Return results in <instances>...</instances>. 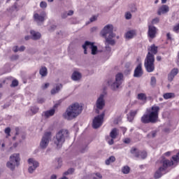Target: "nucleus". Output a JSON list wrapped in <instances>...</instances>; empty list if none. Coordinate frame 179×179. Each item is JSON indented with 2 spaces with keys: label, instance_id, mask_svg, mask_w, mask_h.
Returning <instances> with one entry per match:
<instances>
[{
  "label": "nucleus",
  "instance_id": "1",
  "mask_svg": "<svg viewBox=\"0 0 179 179\" xmlns=\"http://www.w3.org/2000/svg\"><path fill=\"white\" fill-rule=\"evenodd\" d=\"M159 113L160 107L154 105L146 109L145 113L141 117V122L142 124H156L159 122Z\"/></svg>",
  "mask_w": 179,
  "mask_h": 179
},
{
  "label": "nucleus",
  "instance_id": "2",
  "mask_svg": "<svg viewBox=\"0 0 179 179\" xmlns=\"http://www.w3.org/2000/svg\"><path fill=\"white\" fill-rule=\"evenodd\" d=\"M157 46L155 44L152 45L150 48H148V52L145 59L144 66L145 71L150 73L155 71V55L157 54Z\"/></svg>",
  "mask_w": 179,
  "mask_h": 179
},
{
  "label": "nucleus",
  "instance_id": "3",
  "mask_svg": "<svg viewBox=\"0 0 179 179\" xmlns=\"http://www.w3.org/2000/svg\"><path fill=\"white\" fill-rule=\"evenodd\" d=\"M82 111H83V106L79 103H74L66 108L63 117L67 121H72V120H75L76 117L80 115Z\"/></svg>",
  "mask_w": 179,
  "mask_h": 179
},
{
  "label": "nucleus",
  "instance_id": "4",
  "mask_svg": "<svg viewBox=\"0 0 179 179\" xmlns=\"http://www.w3.org/2000/svg\"><path fill=\"white\" fill-rule=\"evenodd\" d=\"M68 136H69V131L66 129H62L56 133L53 141L57 149H61L62 148V145L65 143V141H66Z\"/></svg>",
  "mask_w": 179,
  "mask_h": 179
},
{
  "label": "nucleus",
  "instance_id": "5",
  "mask_svg": "<svg viewBox=\"0 0 179 179\" xmlns=\"http://www.w3.org/2000/svg\"><path fill=\"white\" fill-rule=\"evenodd\" d=\"M20 163V155L15 153L10 157V160L7 162L6 166L12 171L15 170L16 166H19Z\"/></svg>",
  "mask_w": 179,
  "mask_h": 179
},
{
  "label": "nucleus",
  "instance_id": "6",
  "mask_svg": "<svg viewBox=\"0 0 179 179\" xmlns=\"http://www.w3.org/2000/svg\"><path fill=\"white\" fill-rule=\"evenodd\" d=\"M173 164H174L173 160H164L162 166L159 167V169L155 172L154 175L155 178H160V177L163 176V171H166V169H167V167L173 166Z\"/></svg>",
  "mask_w": 179,
  "mask_h": 179
},
{
  "label": "nucleus",
  "instance_id": "7",
  "mask_svg": "<svg viewBox=\"0 0 179 179\" xmlns=\"http://www.w3.org/2000/svg\"><path fill=\"white\" fill-rule=\"evenodd\" d=\"M122 82H124V74L119 73L115 76V81L113 82L112 84L110 81H108V85L110 86V89L112 90H118L120 89V86L122 85Z\"/></svg>",
  "mask_w": 179,
  "mask_h": 179
},
{
  "label": "nucleus",
  "instance_id": "8",
  "mask_svg": "<svg viewBox=\"0 0 179 179\" xmlns=\"http://www.w3.org/2000/svg\"><path fill=\"white\" fill-rule=\"evenodd\" d=\"M106 107V100L104 99V94H100L96 101L95 113L96 114L100 113V110H103Z\"/></svg>",
  "mask_w": 179,
  "mask_h": 179
},
{
  "label": "nucleus",
  "instance_id": "9",
  "mask_svg": "<svg viewBox=\"0 0 179 179\" xmlns=\"http://www.w3.org/2000/svg\"><path fill=\"white\" fill-rule=\"evenodd\" d=\"M83 48L84 50V54H87V48H90L92 55H96L97 54V46L94 45V43H92L89 41L85 42L83 45Z\"/></svg>",
  "mask_w": 179,
  "mask_h": 179
},
{
  "label": "nucleus",
  "instance_id": "10",
  "mask_svg": "<svg viewBox=\"0 0 179 179\" xmlns=\"http://www.w3.org/2000/svg\"><path fill=\"white\" fill-rule=\"evenodd\" d=\"M52 134L51 131L45 132L40 142V146L41 149H46L47 146H48L50 141H51Z\"/></svg>",
  "mask_w": 179,
  "mask_h": 179
},
{
  "label": "nucleus",
  "instance_id": "11",
  "mask_svg": "<svg viewBox=\"0 0 179 179\" xmlns=\"http://www.w3.org/2000/svg\"><path fill=\"white\" fill-rule=\"evenodd\" d=\"M104 120V113L95 117L92 122V127L94 129H97L103 125V121Z\"/></svg>",
  "mask_w": 179,
  "mask_h": 179
},
{
  "label": "nucleus",
  "instance_id": "12",
  "mask_svg": "<svg viewBox=\"0 0 179 179\" xmlns=\"http://www.w3.org/2000/svg\"><path fill=\"white\" fill-rule=\"evenodd\" d=\"M114 27L113 24H108L104 27L103 30L101 32L102 37H107V34H109L108 36L112 37L113 36H115L114 34Z\"/></svg>",
  "mask_w": 179,
  "mask_h": 179
},
{
  "label": "nucleus",
  "instance_id": "13",
  "mask_svg": "<svg viewBox=\"0 0 179 179\" xmlns=\"http://www.w3.org/2000/svg\"><path fill=\"white\" fill-rule=\"evenodd\" d=\"M28 164H29L28 171L30 174H33L36 169L40 166V163L33 158H29L28 159Z\"/></svg>",
  "mask_w": 179,
  "mask_h": 179
},
{
  "label": "nucleus",
  "instance_id": "14",
  "mask_svg": "<svg viewBox=\"0 0 179 179\" xmlns=\"http://www.w3.org/2000/svg\"><path fill=\"white\" fill-rule=\"evenodd\" d=\"M62 103V100H59L57 103L55 104L52 109L43 112V115L45 118H49V117H52L55 114V108H57L59 104Z\"/></svg>",
  "mask_w": 179,
  "mask_h": 179
},
{
  "label": "nucleus",
  "instance_id": "15",
  "mask_svg": "<svg viewBox=\"0 0 179 179\" xmlns=\"http://www.w3.org/2000/svg\"><path fill=\"white\" fill-rule=\"evenodd\" d=\"M157 31H159V29L153 26V25H149L148 26V36L150 37V38H155Z\"/></svg>",
  "mask_w": 179,
  "mask_h": 179
},
{
  "label": "nucleus",
  "instance_id": "16",
  "mask_svg": "<svg viewBox=\"0 0 179 179\" xmlns=\"http://www.w3.org/2000/svg\"><path fill=\"white\" fill-rule=\"evenodd\" d=\"M47 17V13L45 11H43L41 14L35 13L34 15V19L36 22H44Z\"/></svg>",
  "mask_w": 179,
  "mask_h": 179
},
{
  "label": "nucleus",
  "instance_id": "17",
  "mask_svg": "<svg viewBox=\"0 0 179 179\" xmlns=\"http://www.w3.org/2000/svg\"><path fill=\"white\" fill-rule=\"evenodd\" d=\"M143 75V71L142 70V64H139L134 70V77L141 78Z\"/></svg>",
  "mask_w": 179,
  "mask_h": 179
},
{
  "label": "nucleus",
  "instance_id": "18",
  "mask_svg": "<svg viewBox=\"0 0 179 179\" xmlns=\"http://www.w3.org/2000/svg\"><path fill=\"white\" fill-rule=\"evenodd\" d=\"M170 10V8L167 5H162L157 11V15L159 16H161V15H164L165 13H167Z\"/></svg>",
  "mask_w": 179,
  "mask_h": 179
},
{
  "label": "nucleus",
  "instance_id": "19",
  "mask_svg": "<svg viewBox=\"0 0 179 179\" xmlns=\"http://www.w3.org/2000/svg\"><path fill=\"white\" fill-rule=\"evenodd\" d=\"M115 36H106L104 38H106V44L108 45H115V41L113 38H114Z\"/></svg>",
  "mask_w": 179,
  "mask_h": 179
},
{
  "label": "nucleus",
  "instance_id": "20",
  "mask_svg": "<svg viewBox=\"0 0 179 179\" xmlns=\"http://www.w3.org/2000/svg\"><path fill=\"white\" fill-rule=\"evenodd\" d=\"M82 78V74L78 71H74L71 76L72 80L78 81Z\"/></svg>",
  "mask_w": 179,
  "mask_h": 179
},
{
  "label": "nucleus",
  "instance_id": "21",
  "mask_svg": "<svg viewBox=\"0 0 179 179\" xmlns=\"http://www.w3.org/2000/svg\"><path fill=\"white\" fill-rule=\"evenodd\" d=\"M31 35L32 36L33 40H40L41 38V34L35 31H31Z\"/></svg>",
  "mask_w": 179,
  "mask_h": 179
},
{
  "label": "nucleus",
  "instance_id": "22",
  "mask_svg": "<svg viewBox=\"0 0 179 179\" xmlns=\"http://www.w3.org/2000/svg\"><path fill=\"white\" fill-rule=\"evenodd\" d=\"M62 87V84H57L56 85V87L53 88L50 91L51 94H57V93H59V90H61Z\"/></svg>",
  "mask_w": 179,
  "mask_h": 179
},
{
  "label": "nucleus",
  "instance_id": "23",
  "mask_svg": "<svg viewBox=\"0 0 179 179\" xmlns=\"http://www.w3.org/2000/svg\"><path fill=\"white\" fill-rule=\"evenodd\" d=\"M130 152L131 155L135 156V157H140L141 156V151H139L136 148H132Z\"/></svg>",
  "mask_w": 179,
  "mask_h": 179
},
{
  "label": "nucleus",
  "instance_id": "24",
  "mask_svg": "<svg viewBox=\"0 0 179 179\" xmlns=\"http://www.w3.org/2000/svg\"><path fill=\"white\" fill-rule=\"evenodd\" d=\"M39 73L41 76H42V78L47 76L48 73V72L47 71V67L45 66L41 67V69L39 70Z\"/></svg>",
  "mask_w": 179,
  "mask_h": 179
},
{
  "label": "nucleus",
  "instance_id": "25",
  "mask_svg": "<svg viewBox=\"0 0 179 179\" xmlns=\"http://www.w3.org/2000/svg\"><path fill=\"white\" fill-rule=\"evenodd\" d=\"M118 135V130L117 128H114L111 130L110 133V136L112 139H115L117 138V136Z\"/></svg>",
  "mask_w": 179,
  "mask_h": 179
},
{
  "label": "nucleus",
  "instance_id": "26",
  "mask_svg": "<svg viewBox=\"0 0 179 179\" xmlns=\"http://www.w3.org/2000/svg\"><path fill=\"white\" fill-rule=\"evenodd\" d=\"M136 34L135 30H131L127 32L126 38H134V36Z\"/></svg>",
  "mask_w": 179,
  "mask_h": 179
},
{
  "label": "nucleus",
  "instance_id": "27",
  "mask_svg": "<svg viewBox=\"0 0 179 179\" xmlns=\"http://www.w3.org/2000/svg\"><path fill=\"white\" fill-rule=\"evenodd\" d=\"M163 97L165 99V100H169V99H173V97H176V94L173 92L165 93L164 94Z\"/></svg>",
  "mask_w": 179,
  "mask_h": 179
},
{
  "label": "nucleus",
  "instance_id": "28",
  "mask_svg": "<svg viewBox=\"0 0 179 179\" xmlns=\"http://www.w3.org/2000/svg\"><path fill=\"white\" fill-rule=\"evenodd\" d=\"M129 171H131V168L128 166H124L122 168V173L123 174H129Z\"/></svg>",
  "mask_w": 179,
  "mask_h": 179
},
{
  "label": "nucleus",
  "instance_id": "29",
  "mask_svg": "<svg viewBox=\"0 0 179 179\" xmlns=\"http://www.w3.org/2000/svg\"><path fill=\"white\" fill-rule=\"evenodd\" d=\"M114 162H115V157L111 156L106 160V164L108 166L110 163H114Z\"/></svg>",
  "mask_w": 179,
  "mask_h": 179
},
{
  "label": "nucleus",
  "instance_id": "30",
  "mask_svg": "<svg viewBox=\"0 0 179 179\" xmlns=\"http://www.w3.org/2000/svg\"><path fill=\"white\" fill-rule=\"evenodd\" d=\"M138 113L137 110H131L129 113V115L131 117L130 122H132L134 121V118L135 117V115Z\"/></svg>",
  "mask_w": 179,
  "mask_h": 179
},
{
  "label": "nucleus",
  "instance_id": "31",
  "mask_svg": "<svg viewBox=\"0 0 179 179\" xmlns=\"http://www.w3.org/2000/svg\"><path fill=\"white\" fill-rule=\"evenodd\" d=\"M73 171H75V169L73 168H70L63 173V176H69V174H73Z\"/></svg>",
  "mask_w": 179,
  "mask_h": 179
},
{
  "label": "nucleus",
  "instance_id": "32",
  "mask_svg": "<svg viewBox=\"0 0 179 179\" xmlns=\"http://www.w3.org/2000/svg\"><path fill=\"white\" fill-rule=\"evenodd\" d=\"M138 100H142L143 101L146 100V94H143V93H140L138 94Z\"/></svg>",
  "mask_w": 179,
  "mask_h": 179
},
{
  "label": "nucleus",
  "instance_id": "33",
  "mask_svg": "<svg viewBox=\"0 0 179 179\" xmlns=\"http://www.w3.org/2000/svg\"><path fill=\"white\" fill-rule=\"evenodd\" d=\"M141 159H146L148 157V153L146 151H140V157Z\"/></svg>",
  "mask_w": 179,
  "mask_h": 179
},
{
  "label": "nucleus",
  "instance_id": "34",
  "mask_svg": "<svg viewBox=\"0 0 179 179\" xmlns=\"http://www.w3.org/2000/svg\"><path fill=\"white\" fill-rule=\"evenodd\" d=\"M38 110H40V108H38L37 106L31 107V111L32 114H37V113H38Z\"/></svg>",
  "mask_w": 179,
  "mask_h": 179
},
{
  "label": "nucleus",
  "instance_id": "35",
  "mask_svg": "<svg viewBox=\"0 0 179 179\" xmlns=\"http://www.w3.org/2000/svg\"><path fill=\"white\" fill-rule=\"evenodd\" d=\"M170 73L173 76H177V75L178 74V69H172Z\"/></svg>",
  "mask_w": 179,
  "mask_h": 179
},
{
  "label": "nucleus",
  "instance_id": "36",
  "mask_svg": "<svg viewBox=\"0 0 179 179\" xmlns=\"http://www.w3.org/2000/svg\"><path fill=\"white\" fill-rule=\"evenodd\" d=\"M19 85V81H17V80H14L12 81V83L10 85L11 87H16V86Z\"/></svg>",
  "mask_w": 179,
  "mask_h": 179
},
{
  "label": "nucleus",
  "instance_id": "37",
  "mask_svg": "<svg viewBox=\"0 0 179 179\" xmlns=\"http://www.w3.org/2000/svg\"><path fill=\"white\" fill-rule=\"evenodd\" d=\"M150 85L151 86H156V77H151Z\"/></svg>",
  "mask_w": 179,
  "mask_h": 179
},
{
  "label": "nucleus",
  "instance_id": "38",
  "mask_svg": "<svg viewBox=\"0 0 179 179\" xmlns=\"http://www.w3.org/2000/svg\"><path fill=\"white\" fill-rule=\"evenodd\" d=\"M56 162H57V164H58L57 169H59V168L61 167V166H62V159H61V158H57V159H56Z\"/></svg>",
  "mask_w": 179,
  "mask_h": 179
},
{
  "label": "nucleus",
  "instance_id": "39",
  "mask_svg": "<svg viewBox=\"0 0 179 179\" xmlns=\"http://www.w3.org/2000/svg\"><path fill=\"white\" fill-rule=\"evenodd\" d=\"M40 7L42 8V9H45V8H47V2L45 1H41L40 3Z\"/></svg>",
  "mask_w": 179,
  "mask_h": 179
},
{
  "label": "nucleus",
  "instance_id": "40",
  "mask_svg": "<svg viewBox=\"0 0 179 179\" xmlns=\"http://www.w3.org/2000/svg\"><path fill=\"white\" fill-rule=\"evenodd\" d=\"M173 162H179V152L177 153L176 155L172 157Z\"/></svg>",
  "mask_w": 179,
  "mask_h": 179
},
{
  "label": "nucleus",
  "instance_id": "41",
  "mask_svg": "<svg viewBox=\"0 0 179 179\" xmlns=\"http://www.w3.org/2000/svg\"><path fill=\"white\" fill-rule=\"evenodd\" d=\"M176 76H173V74H171V73H169V74L168 75V80L169 82H173V80L174 79Z\"/></svg>",
  "mask_w": 179,
  "mask_h": 179
},
{
  "label": "nucleus",
  "instance_id": "42",
  "mask_svg": "<svg viewBox=\"0 0 179 179\" xmlns=\"http://www.w3.org/2000/svg\"><path fill=\"white\" fill-rule=\"evenodd\" d=\"M125 17L127 20H129V19H131L132 17V14H131V13H127L125 14Z\"/></svg>",
  "mask_w": 179,
  "mask_h": 179
},
{
  "label": "nucleus",
  "instance_id": "43",
  "mask_svg": "<svg viewBox=\"0 0 179 179\" xmlns=\"http://www.w3.org/2000/svg\"><path fill=\"white\" fill-rule=\"evenodd\" d=\"M5 134L8 135V136H10V128L7 127L5 129Z\"/></svg>",
  "mask_w": 179,
  "mask_h": 179
},
{
  "label": "nucleus",
  "instance_id": "44",
  "mask_svg": "<svg viewBox=\"0 0 179 179\" xmlns=\"http://www.w3.org/2000/svg\"><path fill=\"white\" fill-rule=\"evenodd\" d=\"M95 176H96L97 178L93 177V179H101L103 178V176L100 174V173H95Z\"/></svg>",
  "mask_w": 179,
  "mask_h": 179
},
{
  "label": "nucleus",
  "instance_id": "45",
  "mask_svg": "<svg viewBox=\"0 0 179 179\" xmlns=\"http://www.w3.org/2000/svg\"><path fill=\"white\" fill-rule=\"evenodd\" d=\"M159 18H157V17L154 18V19L152 20V24H157V23H159Z\"/></svg>",
  "mask_w": 179,
  "mask_h": 179
},
{
  "label": "nucleus",
  "instance_id": "46",
  "mask_svg": "<svg viewBox=\"0 0 179 179\" xmlns=\"http://www.w3.org/2000/svg\"><path fill=\"white\" fill-rule=\"evenodd\" d=\"M87 150V145H85L81 148V153H85V151Z\"/></svg>",
  "mask_w": 179,
  "mask_h": 179
},
{
  "label": "nucleus",
  "instance_id": "47",
  "mask_svg": "<svg viewBox=\"0 0 179 179\" xmlns=\"http://www.w3.org/2000/svg\"><path fill=\"white\" fill-rule=\"evenodd\" d=\"M179 30V24H177L176 26L173 27V31L178 33Z\"/></svg>",
  "mask_w": 179,
  "mask_h": 179
},
{
  "label": "nucleus",
  "instance_id": "48",
  "mask_svg": "<svg viewBox=\"0 0 179 179\" xmlns=\"http://www.w3.org/2000/svg\"><path fill=\"white\" fill-rule=\"evenodd\" d=\"M66 17H68V13L66 11L62 13V19H66Z\"/></svg>",
  "mask_w": 179,
  "mask_h": 179
},
{
  "label": "nucleus",
  "instance_id": "49",
  "mask_svg": "<svg viewBox=\"0 0 179 179\" xmlns=\"http://www.w3.org/2000/svg\"><path fill=\"white\" fill-rule=\"evenodd\" d=\"M95 20H97V17L96 15L92 16L90 19V22L92 23L93 22H95Z\"/></svg>",
  "mask_w": 179,
  "mask_h": 179
},
{
  "label": "nucleus",
  "instance_id": "50",
  "mask_svg": "<svg viewBox=\"0 0 179 179\" xmlns=\"http://www.w3.org/2000/svg\"><path fill=\"white\" fill-rule=\"evenodd\" d=\"M131 12H136V6H135L134 4L131 5Z\"/></svg>",
  "mask_w": 179,
  "mask_h": 179
},
{
  "label": "nucleus",
  "instance_id": "51",
  "mask_svg": "<svg viewBox=\"0 0 179 179\" xmlns=\"http://www.w3.org/2000/svg\"><path fill=\"white\" fill-rule=\"evenodd\" d=\"M50 86V83H47L45 85H42V89L44 90Z\"/></svg>",
  "mask_w": 179,
  "mask_h": 179
},
{
  "label": "nucleus",
  "instance_id": "52",
  "mask_svg": "<svg viewBox=\"0 0 179 179\" xmlns=\"http://www.w3.org/2000/svg\"><path fill=\"white\" fill-rule=\"evenodd\" d=\"M114 139L115 138H111L108 141V145H114Z\"/></svg>",
  "mask_w": 179,
  "mask_h": 179
},
{
  "label": "nucleus",
  "instance_id": "53",
  "mask_svg": "<svg viewBox=\"0 0 179 179\" xmlns=\"http://www.w3.org/2000/svg\"><path fill=\"white\" fill-rule=\"evenodd\" d=\"M24 50H26V48L24 45L20 46V48H18V50L20 51L21 52L24 51Z\"/></svg>",
  "mask_w": 179,
  "mask_h": 179
},
{
  "label": "nucleus",
  "instance_id": "54",
  "mask_svg": "<svg viewBox=\"0 0 179 179\" xmlns=\"http://www.w3.org/2000/svg\"><path fill=\"white\" fill-rule=\"evenodd\" d=\"M106 51H111V48L110 47L109 45H107V43H106Z\"/></svg>",
  "mask_w": 179,
  "mask_h": 179
},
{
  "label": "nucleus",
  "instance_id": "55",
  "mask_svg": "<svg viewBox=\"0 0 179 179\" xmlns=\"http://www.w3.org/2000/svg\"><path fill=\"white\" fill-rule=\"evenodd\" d=\"M38 103L39 104H43V103H44V99H43V98L38 99Z\"/></svg>",
  "mask_w": 179,
  "mask_h": 179
},
{
  "label": "nucleus",
  "instance_id": "56",
  "mask_svg": "<svg viewBox=\"0 0 179 179\" xmlns=\"http://www.w3.org/2000/svg\"><path fill=\"white\" fill-rule=\"evenodd\" d=\"M73 15V10H71L67 13V16H72Z\"/></svg>",
  "mask_w": 179,
  "mask_h": 179
},
{
  "label": "nucleus",
  "instance_id": "57",
  "mask_svg": "<svg viewBox=\"0 0 179 179\" xmlns=\"http://www.w3.org/2000/svg\"><path fill=\"white\" fill-rule=\"evenodd\" d=\"M11 59H14V60L19 59V56L18 55L12 56Z\"/></svg>",
  "mask_w": 179,
  "mask_h": 179
},
{
  "label": "nucleus",
  "instance_id": "58",
  "mask_svg": "<svg viewBox=\"0 0 179 179\" xmlns=\"http://www.w3.org/2000/svg\"><path fill=\"white\" fill-rule=\"evenodd\" d=\"M166 37L168 40H171V34H170V33H168L166 34Z\"/></svg>",
  "mask_w": 179,
  "mask_h": 179
},
{
  "label": "nucleus",
  "instance_id": "59",
  "mask_svg": "<svg viewBox=\"0 0 179 179\" xmlns=\"http://www.w3.org/2000/svg\"><path fill=\"white\" fill-rule=\"evenodd\" d=\"M13 51L14 52H17V51H19V48H17V46L13 48Z\"/></svg>",
  "mask_w": 179,
  "mask_h": 179
},
{
  "label": "nucleus",
  "instance_id": "60",
  "mask_svg": "<svg viewBox=\"0 0 179 179\" xmlns=\"http://www.w3.org/2000/svg\"><path fill=\"white\" fill-rule=\"evenodd\" d=\"M156 134H157L156 131H152L151 132L152 137L155 138L156 136Z\"/></svg>",
  "mask_w": 179,
  "mask_h": 179
},
{
  "label": "nucleus",
  "instance_id": "61",
  "mask_svg": "<svg viewBox=\"0 0 179 179\" xmlns=\"http://www.w3.org/2000/svg\"><path fill=\"white\" fill-rule=\"evenodd\" d=\"M15 135H19V127L15 128Z\"/></svg>",
  "mask_w": 179,
  "mask_h": 179
},
{
  "label": "nucleus",
  "instance_id": "62",
  "mask_svg": "<svg viewBox=\"0 0 179 179\" xmlns=\"http://www.w3.org/2000/svg\"><path fill=\"white\" fill-rule=\"evenodd\" d=\"M124 143H129V142H131V140H129V138H126L124 141Z\"/></svg>",
  "mask_w": 179,
  "mask_h": 179
},
{
  "label": "nucleus",
  "instance_id": "63",
  "mask_svg": "<svg viewBox=\"0 0 179 179\" xmlns=\"http://www.w3.org/2000/svg\"><path fill=\"white\" fill-rule=\"evenodd\" d=\"M50 179H57V175L53 174L51 176Z\"/></svg>",
  "mask_w": 179,
  "mask_h": 179
},
{
  "label": "nucleus",
  "instance_id": "64",
  "mask_svg": "<svg viewBox=\"0 0 179 179\" xmlns=\"http://www.w3.org/2000/svg\"><path fill=\"white\" fill-rule=\"evenodd\" d=\"M157 61H162V57L161 56H157Z\"/></svg>",
  "mask_w": 179,
  "mask_h": 179
}]
</instances>
